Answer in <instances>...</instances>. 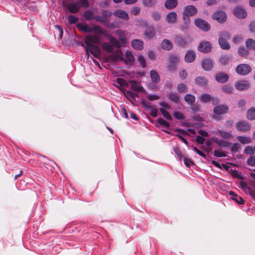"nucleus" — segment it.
<instances>
[{"instance_id": "1", "label": "nucleus", "mask_w": 255, "mask_h": 255, "mask_svg": "<svg viewBox=\"0 0 255 255\" xmlns=\"http://www.w3.org/2000/svg\"><path fill=\"white\" fill-rule=\"evenodd\" d=\"M76 26L80 31L84 32L91 33L94 32L100 35H104L106 33V31L99 25H94L92 27H90L86 23H78Z\"/></svg>"}, {"instance_id": "2", "label": "nucleus", "mask_w": 255, "mask_h": 255, "mask_svg": "<svg viewBox=\"0 0 255 255\" xmlns=\"http://www.w3.org/2000/svg\"><path fill=\"white\" fill-rule=\"evenodd\" d=\"M180 62V56L177 54H171L169 55L167 60V68L169 71H174Z\"/></svg>"}, {"instance_id": "3", "label": "nucleus", "mask_w": 255, "mask_h": 255, "mask_svg": "<svg viewBox=\"0 0 255 255\" xmlns=\"http://www.w3.org/2000/svg\"><path fill=\"white\" fill-rule=\"evenodd\" d=\"M251 71V66L247 64H240L236 68V72L240 75H247Z\"/></svg>"}, {"instance_id": "4", "label": "nucleus", "mask_w": 255, "mask_h": 255, "mask_svg": "<svg viewBox=\"0 0 255 255\" xmlns=\"http://www.w3.org/2000/svg\"><path fill=\"white\" fill-rule=\"evenodd\" d=\"M195 25L204 31H208L210 29V24L205 20L201 18H196L194 20Z\"/></svg>"}, {"instance_id": "5", "label": "nucleus", "mask_w": 255, "mask_h": 255, "mask_svg": "<svg viewBox=\"0 0 255 255\" xmlns=\"http://www.w3.org/2000/svg\"><path fill=\"white\" fill-rule=\"evenodd\" d=\"M197 9L193 5H188L184 7L182 15L187 16H193L197 13Z\"/></svg>"}, {"instance_id": "6", "label": "nucleus", "mask_w": 255, "mask_h": 255, "mask_svg": "<svg viewBox=\"0 0 255 255\" xmlns=\"http://www.w3.org/2000/svg\"><path fill=\"white\" fill-rule=\"evenodd\" d=\"M234 14L238 18L243 19L247 16L246 10L241 6H238L233 9Z\"/></svg>"}, {"instance_id": "7", "label": "nucleus", "mask_w": 255, "mask_h": 255, "mask_svg": "<svg viewBox=\"0 0 255 255\" xmlns=\"http://www.w3.org/2000/svg\"><path fill=\"white\" fill-rule=\"evenodd\" d=\"M212 17L214 19L216 20L218 22L221 23L225 22L227 19V14L222 10H219L215 12L213 14Z\"/></svg>"}, {"instance_id": "8", "label": "nucleus", "mask_w": 255, "mask_h": 255, "mask_svg": "<svg viewBox=\"0 0 255 255\" xmlns=\"http://www.w3.org/2000/svg\"><path fill=\"white\" fill-rule=\"evenodd\" d=\"M101 40L100 37L97 34L89 35L85 37L84 43L87 45L99 44L100 43Z\"/></svg>"}, {"instance_id": "9", "label": "nucleus", "mask_w": 255, "mask_h": 255, "mask_svg": "<svg viewBox=\"0 0 255 255\" xmlns=\"http://www.w3.org/2000/svg\"><path fill=\"white\" fill-rule=\"evenodd\" d=\"M235 87L239 91H243L249 89L251 85L248 81L241 80L237 82L235 84Z\"/></svg>"}, {"instance_id": "10", "label": "nucleus", "mask_w": 255, "mask_h": 255, "mask_svg": "<svg viewBox=\"0 0 255 255\" xmlns=\"http://www.w3.org/2000/svg\"><path fill=\"white\" fill-rule=\"evenodd\" d=\"M174 41L177 46L185 47L186 45L189 43L190 40H188V38L186 37L176 35L174 38Z\"/></svg>"}, {"instance_id": "11", "label": "nucleus", "mask_w": 255, "mask_h": 255, "mask_svg": "<svg viewBox=\"0 0 255 255\" xmlns=\"http://www.w3.org/2000/svg\"><path fill=\"white\" fill-rule=\"evenodd\" d=\"M85 48L88 55H89V52H90L94 56L97 57L100 53V49L97 46L94 44H89Z\"/></svg>"}, {"instance_id": "12", "label": "nucleus", "mask_w": 255, "mask_h": 255, "mask_svg": "<svg viewBox=\"0 0 255 255\" xmlns=\"http://www.w3.org/2000/svg\"><path fill=\"white\" fill-rule=\"evenodd\" d=\"M202 68L206 71H211L213 68V61L210 58L204 59L201 62Z\"/></svg>"}, {"instance_id": "13", "label": "nucleus", "mask_w": 255, "mask_h": 255, "mask_svg": "<svg viewBox=\"0 0 255 255\" xmlns=\"http://www.w3.org/2000/svg\"><path fill=\"white\" fill-rule=\"evenodd\" d=\"M212 46L208 41H203L200 43L198 49L202 53H208L211 51Z\"/></svg>"}, {"instance_id": "14", "label": "nucleus", "mask_w": 255, "mask_h": 255, "mask_svg": "<svg viewBox=\"0 0 255 255\" xmlns=\"http://www.w3.org/2000/svg\"><path fill=\"white\" fill-rule=\"evenodd\" d=\"M195 83L199 86L207 87L208 86L209 81L205 77L199 76L195 78Z\"/></svg>"}, {"instance_id": "15", "label": "nucleus", "mask_w": 255, "mask_h": 255, "mask_svg": "<svg viewBox=\"0 0 255 255\" xmlns=\"http://www.w3.org/2000/svg\"><path fill=\"white\" fill-rule=\"evenodd\" d=\"M229 107L225 105L216 106L213 109L214 113L216 115H223L226 114L229 111Z\"/></svg>"}, {"instance_id": "16", "label": "nucleus", "mask_w": 255, "mask_h": 255, "mask_svg": "<svg viewBox=\"0 0 255 255\" xmlns=\"http://www.w3.org/2000/svg\"><path fill=\"white\" fill-rule=\"evenodd\" d=\"M113 14L119 18H120L124 20L128 21L129 19L128 14L124 10L118 9L115 10Z\"/></svg>"}, {"instance_id": "17", "label": "nucleus", "mask_w": 255, "mask_h": 255, "mask_svg": "<svg viewBox=\"0 0 255 255\" xmlns=\"http://www.w3.org/2000/svg\"><path fill=\"white\" fill-rule=\"evenodd\" d=\"M236 128L238 130L243 132H246L249 130L250 128V125L245 121L237 123L236 124Z\"/></svg>"}, {"instance_id": "18", "label": "nucleus", "mask_w": 255, "mask_h": 255, "mask_svg": "<svg viewBox=\"0 0 255 255\" xmlns=\"http://www.w3.org/2000/svg\"><path fill=\"white\" fill-rule=\"evenodd\" d=\"M229 76L227 74L223 72H220L217 74L215 76L216 80L220 83H225L229 80Z\"/></svg>"}, {"instance_id": "19", "label": "nucleus", "mask_w": 255, "mask_h": 255, "mask_svg": "<svg viewBox=\"0 0 255 255\" xmlns=\"http://www.w3.org/2000/svg\"><path fill=\"white\" fill-rule=\"evenodd\" d=\"M196 57V55L194 51L188 50L185 55V61L187 63L192 62L195 59Z\"/></svg>"}, {"instance_id": "20", "label": "nucleus", "mask_w": 255, "mask_h": 255, "mask_svg": "<svg viewBox=\"0 0 255 255\" xmlns=\"http://www.w3.org/2000/svg\"><path fill=\"white\" fill-rule=\"evenodd\" d=\"M68 11L72 13H76L79 11L80 7L78 3L70 2L67 5Z\"/></svg>"}, {"instance_id": "21", "label": "nucleus", "mask_w": 255, "mask_h": 255, "mask_svg": "<svg viewBox=\"0 0 255 255\" xmlns=\"http://www.w3.org/2000/svg\"><path fill=\"white\" fill-rule=\"evenodd\" d=\"M132 47L135 50H141L143 48V41L139 39H135L131 41Z\"/></svg>"}, {"instance_id": "22", "label": "nucleus", "mask_w": 255, "mask_h": 255, "mask_svg": "<svg viewBox=\"0 0 255 255\" xmlns=\"http://www.w3.org/2000/svg\"><path fill=\"white\" fill-rule=\"evenodd\" d=\"M161 47L164 50L169 51L173 48V44L170 40L164 39L161 43Z\"/></svg>"}, {"instance_id": "23", "label": "nucleus", "mask_w": 255, "mask_h": 255, "mask_svg": "<svg viewBox=\"0 0 255 255\" xmlns=\"http://www.w3.org/2000/svg\"><path fill=\"white\" fill-rule=\"evenodd\" d=\"M178 3L177 0H166L164 3V6L167 9H172L177 6Z\"/></svg>"}, {"instance_id": "24", "label": "nucleus", "mask_w": 255, "mask_h": 255, "mask_svg": "<svg viewBox=\"0 0 255 255\" xmlns=\"http://www.w3.org/2000/svg\"><path fill=\"white\" fill-rule=\"evenodd\" d=\"M211 140L215 143H217L219 146L221 147H229L230 145V143L229 142L226 140L219 139L216 137H212Z\"/></svg>"}, {"instance_id": "25", "label": "nucleus", "mask_w": 255, "mask_h": 255, "mask_svg": "<svg viewBox=\"0 0 255 255\" xmlns=\"http://www.w3.org/2000/svg\"><path fill=\"white\" fill-rule=\"evenodd\" d=\"M143 34L147 38L151 39L155 34V31L154 27L152 26L148 27Z\"/></svg>"}, {"instance_id": "26", "label": "nucleus", "mask_w": 255, "mask_h": 255, "mask_svg": "<svg viewBox=\"0 0 255 255\" xmlns=\"http://www.w3.org/2000/svg\"><path fill=\"white\" fill-rule=\"evenodd\" d=\"M177 15L175 12H170L166 16V21L169 23H174L177 20Z\"/></svg>"}, {"instance_id": "27", "label": "nucleus", "mask_w": 255, "mask_h": 255, "mask_svg": "<svg viewBox=\"0 0 255 255\" xmlns=\"http://www.w3.org/2000/svg\"><path fill=\"white\" fill-rule=\"evenodd\" d=\"M109 58L113 61H117L119 59L123 60L122 53L121 50H117L109 56Z\"/></svg>"}, {"instance_id": "28", "label": "nucleus", "mask_w": 255, "mask_h": 255, "mask_svg": "<svg viewBox=\"0 0 255 255\" xmlns=\"http://www.w3.org/2000/svg\"><path fill=\"white\" fill-rule=\"evenodd\" d=\"M129 83L131 85V89L136 92H140L142 91L143 87L138 84L137 82L134 80H131L129 81Z\"/></svg>"}, {"instance_id": "29", "label": "nucleus", "mask_w": 255, "mask_h": 255, "mask_svg": "<svg viewBox=\"0 0 255 255\" xmlns=\"http://www.w3.org/2000/svg\"><path fill=\"white\" fill-rule=\"evenodd\" d=\"M229 194L232 196L231 199L236 201L239 204L242 205L244 203V200L243 198L241 196H238L234 191H230L229 192Z\"/></svg>"}, {"instance_id": "30", "label": "nucleus", "mask_w": 255, "mask_h": 255, "mask_svg": "<svg viewBox=\"0 0 255 255\" xmlns=\"http://www.w3.org/2000/svg\"><path fill=\"white\" fill-rule=\"evenodd\" d=\"M150 77L152 81L154 83H157L160 81V78L159 75L154 70L150 71Z\"/></svg>"}, {"instance_id": "31", "label": "nucleus", "mask_w": 255, "mask_h": 255, "mask_svg": "<svg viewBox=\"0 0 255 255\" xmlns=\"http://www.w3.org/2000/svg\"><path fill=\"white\" fill-rule=\"evenodd\" d=\"M184 99L188 105H192L195 103L196 98L194 95L190 94H187L185 95Z\"/></svg>"}, {"instance_id": "32", "label": "nucleus", "mask_w": 255, "mask_h": 255, "mask_svg": "<svg viewBox=\"0 0 255 255\" xmlns=\"http://www.w3.org/2000/svg\"><path fill=\"white\" fill-rule=\"evenodd\" d=\"M84 18L87 20L90 21L94 19V11L92 10H86L83 13Z\"/></svg>"}, {"instance_id": "33", "label": "nucleus", "mask_w": 255, "mask_h": 255, "mask_svg": "<svg viewBox=\"0 0 255 255\" xmlns=\"http://www.w3.org/2000/svg\"><path fill=\"white\" fill-rule=\"evenodd\" d=\"M246 117L249 120H255V107H252L247 111Z\"/></svg>"}, {"instance_id": "34", "label": "nucleus", "mask_w": 255, "mask_h": 255, "mask_svg": "<svg viewBox=\"0 0 255 255\" xmlns=\"http://www.w3.org/2000/svg\"><path fill=\"white\" fill-rule=\"evenodd\" d=\"M246 46L249 50H255V41L252 38H248L246 41Z\"/></svg>"}, {"instance_id": "35", "label": "nucleus", "mask_w": 255, "mask_h": 255, "mask_svg": "<svg viewBox=\"0 0 255 255\" xmlns=\"http://www.w3.org/2000/svg\"><path fill=\"white\" fill-rule=\"evenodd\" d=\"M218 42L221 47L223 49L229 50L231 46L229 43L228 42V40H225L222 39H219Z\"/></svg>"}, {"instance_id": "36", "label": "nucleus", "mask_w": 255, "mask_h": 255, "mask_svg": "<svg viewBox=\"0 0 255 255\" xmlns=\"http://www.w3.org/2000/svg\"><path fill=\"white\" fill-rule=\"evenodd\" d=\"M212 96L208 94H201L199 99L200 102L203 103H207L211 101Z\"/></svg>"}, {"instance_id": "37", "label": "nucleus", "mask_w": 255, "mask_h": 255, "mask_svg": "<svg viewBox=\"0 0 255 255\" xmlns=\"http://www.w3.org/2000/svg\"><path fill=\"white\" fill-rule=\"evenodd\" d=\"M143 5L146 7H152L157 4L156 0H142Z\"/></svg>"}, {"instance_id": "38", "label": "nucleus", "mask_w": 255, "mask_h": 255, "mask_svg": "<svg viewBox=\"0 0 255 255\" xmlns=\"http://www.w3.org/2000/svg\"><path fill=\"white\" fill-rule=\"evenodd\" d=\"M167 97L173 102L177 103L178 102L180 96L176 93H170L167 95Z\"/></svg>"}, {"instance_id": "39", "label": "nucleus", "mask_w": 255, "mask_h": 255, "mask_svg": "<svg viewBox=\"0 0 255 255\" xmlns=\"http://www.w3.org/2000/svg\"><path fill=\"white\" fill-rule=\"evenodd\" d=\"M183 19L184 20V25H182L181 28L182 29H186L188 28L190 23V16H185L183 15Z\"/></svg>"}, {"instance_id": "40", "label": "nucleus", "mask_w": 255, "mask_h": 255, "mask_svg": "<svg viewBox=\"0 0 255 255\" xmlns=\"http://www.w3.org/2000/svg\"><path fill=\"white\" fill-rule=\"evenodd\" d=\"M125 95L128 98H131L133 100H135L136 98L138 97V94L130 91H127Z\"/></svg>"}, {"instance_id": "41", "label": "nucleus", "mask_w": 255, "mask_h": 255, "mask_svg": "<svg viewBox=\"0 0 255 255\" xmlns=\"http://www.w3.org/2000/svg\"><path fill=\"white\" fill-rule=\"evenodd\" d=\"M109 39L111 44L115 47L120 48L121 47V45L120 41L118 40L114 36H110Z\"/></svg>"}, {"instance_id": "42", "label": "nucleus", "mask_w": 255, "mask_h": 255, "mask_svg": "<svg viewBox=\"0 0 255 255\" xmlns=\"http://www.w3.org/2000/svg\"><path fill=\"white\" fill-rule=\"evenodd\" d=\"M237 139L243 144H248L251 142V139L249 137L238 136Z\"/></svg>"}, {"instance_id": "43", "label": "nucleus", "mask_w": 255, "mask_h": 255, "mask_svg": "<svg viewBox=\"0 0 255 255\" xmlns=\"http://www.w3.org/2000/svg\"><path fill=\"white\" fill-rule=\"evenodd\" d=\"M230 57L227 55H222L219 61L222 65H226L228 64L230 60Z\"/></svg>"}, {"instance_id": "44", "label": "nucleus", "mask_w": 255, "mask_h": 255, "mask_svg": "<svg viewBox=\"0 0 255 255\" xmlns=\"http://www.w3.org/2000/svg\"><path fill=\"white\" fill-rule=\"evenodd\" d=\"M188 90L187 86L183 83H180L177 86V91L179 93H186L188 91Z\"/></svg>"}, {"instance_id": "45", "label": "nucleus", "mask_w": 255, "mask_h": 255, "mask_svg": "<svg viewBox=\"0 0 255 255\" xmlns=\"http://www.w3.org/2000/svg\"><path fill=\"white\" fill-rule=\"evenodd\" d=\"M141 104L144 107L145 110H150L153 108L151 103L147 102L145 100H142L141 102Z\"/></svg>"}, {"instance_id": "46", "label": "nucleus", "mask_w": 255, "mask_h": 255, "mask_svg": "<svg viewBox=\"0 0 255 255\" xmlns=\"http://www.w3.org/2000/svg\"><path fill=\"white\" fill-rule=\"evenodd\" d=\"M94 19H95L96 21L103 23L105 25H106L107 23L109 22V20L107 18H105L103 16H101L96 15L95 16Z\"/></svg>"}, {"instance_id": "47", "label": "nucleus", "mask_w": 255, "mask_h": 255, "mask_svg": "<svg viewBox=\"0 0 255 255\" xmlns=\"http://www.w3.org/2000/svg\"><path fill=\"white\" fill-rule=\"evenodd\" d=\"M231 35L230 33L227 31H223L220 34L219 39H222L225 40H228L230 39Z\"/></svg>"}, {"instance_id": "48", "label": "nucleus", "mask_w": 255, "mask_h": 255, "mask_svg": "<svg viewBox=\"0 0 255 255\" xmlns=\"http://www.w3.org/2000/svg\"><path fill=\"white\" fill-rule=\"evenodd\" d=\"M160 112L161 113L162 116L166 118L167 120L169 121H171L172 120V117L169 114V113L164 110L163 108H160L159 109Z\"/></svg>"}, {"instance_id": "49", "label": "nucleus", "mask_w": 255, "mask_h": 255, "mask_svg": "<svg viewBox=\"0 0 255 255\" xmlns=\"http://www.w3.org/2000/svg\"><path fill=\"white\" fill-rule=\"evenodd\" d=\"M238 54L241 56H247L249 54V51L244 47H240L238 49Z\"/></svg>"}, {"instance_id": "50", "label": "nucleus", "mask_w": 255, "mask_h": 255, "mask_svg": "<svg viewBox=\"0 0 255 255\" xmlns=\"http://www.w3.org/2000/svg\"><path fill=\"white\" fill-rule=\"evenodd\" d=\"M222 90L226 93L231 94L233 92V88L228 85H224L222 87Z\"/></svg>"}, {"instance_id": "51", "label": "nucleus", "mask_w": 255, "mask_h": 255, "mask_svg": "<svg viewBox=\"0 0 255 255\" xmlns=\"http://www.w3.org/2000/svg\"><path fill=\"white\" fill-rule=\"evenodd\" d=\"M103 48L105 50L110 53H112L114 51V48L112 45H110L108 43H104L103 45Z\"/></svg>"}, {"instance_id": "52", "label": "nucleus", "mask_w": 255, "mask_h": 255, "mask_svg": "<svg viewBox=\"0 0 255 255\" xmlns=\"http://www.w3.org/2000/svg\"><path fill=\"white\" fill-rule=\"evenodd\" d=\"M68 20L70 24H75L79 21V18L73 15H70L68 17Z\"/></svg>"}, {"instance_id": "53", "label": "nucleus", "mask_w": 255, "mask_h": 255, "mask_svg": "<svg viewBox=\"0 0 255 255\" xmlns=\"http://www.w3.org/2000/svg\"><path fill=\"white\" fill-rule=\"evenodd\" d=\"M157 121L159 125L166 128H168L170 126L169 123L161 118H158Z\"/></svg>"}, {"instance_id": "54", "label": "nucleus", "mask_w": 255, "mask_h": 255, "mask_svg": "<svg viewBox=\"0 0 255 255\" xmlns=\"http://www.w3.org/2000/svg\"><path fill=\"white\" fill-rule=\"evenodd\" d=\"M219 133L220 135L225 139H229L232 137V134L229 132H226L225 131L220 130Z\"/></svg>"}, {"instance_id": "55", "label": "nucleus", "mask_w": 255, "mask_h": 255, "mask_svg": "<svg viewBox=\"0 0 255 255\" xmlns=\"http://www.w3.org/2000/svg\"><path fill=\"white\" fill-rule=\"evenodd\" d=\"M117 82L121 86H126V87L128 86V82L123 78H117Z\"/></svg>"}, {"instance_id": "56", "label": "nucleus", "mask_w": 255, "mask_h": 255, "mask_svg": "<svg viewBox=\"0 0 255 255\" xmlns=\"http://www.w3.org/2000/svg\"><path fill=\"white\" fill-rule=\"evenodd\" d=\"M127 60L129 62H133L134 60V58L131 53L129 51H127L126 53Z\"/></svg>"}, {"instance_id": "57", "label": "nucleus", "mask_w": 255, "mask_h": 255, "mask_svg": "<svg viewBox=\"0 0 255 255\" xmlns=\"http://www.w3.org/2000/svg\"><path fill=\"white\" fill-rule=\"evenodd\" d=\"M191 106V110L193 113H197L200 111V106L198 104H193Z\"/></svg>"}, {"instance_id": "58", "label": "nucleus", "mask_w": 255, "mask_h": 255, "mask_svg": "<svg viewBox=\"0 0 255 255\" xmlns=\"http://www.w3.org/2000/svg\"><path fill=\"white\" fill-rule=\"evenodd\" d=\"M247 164L251 166H255V156H252L247 160Z\"/></svg>"}, {"instance_id": "59", "label": "nucleus", "mask_w": 255, "mask_h": 255, "mask_svg": "<svg viewBox=\"0 0 255 255\" xmlns=\"http://www.w3.org/2000/svg\"><path fill=\"white\" fill-rule=\"evenodd\" d=\"M140 8L139 7L135 6L131 8L130 10L131 14L134 15H137L139 14Z\"/></svg>"}, {"instance_id": "60", "label": "nucleus", "mask_w": 255, "mask_h": 255, "mask_svg": "<svg viewBox=\"0 0 255 255\" xmlns=\"http://www.w3.org/2000/svg\"><path fill=\"white\" fill-rule=\"evenodd\" d=\"M173 116L175 119L179 120H182L185 118L183 114L178 112H175L173 114Z\"/></svg>"}, {"instance_id": "61", "label": "nucleus", "mask_w": 255, "mask_h": 255, "mask_svg": "<svg viewBox=\"0 0 255 255\" xmlns=\"http://www.w3.org/2000/svg\"><path fill=\"white\" fill-rule=\"evenodd\" d=\"M240 185L242 187V188L244 190H251V188L250 187L247 183L245 181H241L240 182Z\"/></svg>"}, {"instance_id": "62", "label": "nucleus", "mask_w": 255, "mask_h": 255, "mask_svg": "<svg viewBox=\"0 0 255 255\" xmlns=\"http://www.w3.org/2000/svg\"><path fill=\"white\" fill-rule=\"evenodd\" d=\"M213 154L215 156L218 157H225L226 156V154L224 152L218 150H214L213 152Z\"/></svg>"}, {"instance_id": "63", "label": "nucleus", "mask_w": 255, "mask_h": 255, "mask_svg": "<svg viewBox=\"0 0 255 255\" xmlns=\"http://www.w3.org/2000/svg\"><path fill=\"white\" fill-rule=\"evenodd\" d=\"M179 75L180 78L182 79H184L187 77L188 73L186 70L183 69L179 72Z\"/></svg>"}, {"instance_id": "64", "label": "nucleus", "mask_w": 255, "mask_h": 255, "mask_svg": "<svg viewBox=\"0 0 255 255\" xmlns=\"http://www.w3.org/2000/svg\"><path fill=\"white\" fill-rule=\"evenodd\" d=\"M244 151L247 154H253L254 153V151L252 147L250 146H247L245 147Z\"/></svg>"}]
</instances>
